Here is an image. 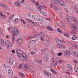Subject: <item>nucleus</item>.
<instances>
[{"label":"nucleus","mask_w":78,"mask_h":78,"mask_svg":"<svg viewBox=\"0 0 78 78\" xmlns=\"http://www.w3.org/2000/svg\"><path fill=\"white\" fill-rule=\"evenodd\" d=\"M13 29L14 30V31H13L12 35L13 36L12 37V39L13 41H14V36L15 35H17V34H19V31H18L17 29L15 27H14Z\"/></svg>","instance_id":"nucleus-1"},{"label":"nucleus","mask_w":78,"mask_h":78,"mask_svg":"<svg viewBox=\"0 0 78 78\" xmlns=\"http://www.w3.org/2000/svg\"><path fill=\"white\" fill-rule=\"evenodd\" d=\"M27 58L28 57L26 54H25L24 55H21V57H20V59L22 61H25L26 59H27Z\"/></svg>","instance_id":"nucleus-2"},{"label":"nucleus","mask_w":78,"mask_h":78,"mask_svg":"<svg viewBox=\"0 0 78 78\" xmlns=\"http://www.w3.org/2000/svg\"><path fill=\"white\" fill-rule=\"evenodd\" d=\"M35 18H34V19L36 20H38V21H39L41 22L43 20L42 19L41 17H39V16H37V15L35 16Z\"/></svg>","instance_id":"nucleus-3"},{"label":"nucleus","mask_w":78,"mask_h":78,"mask_svg":"<svg viewBox=\"0 0 78 78\" xmlns=\"http://www.w3.org/2000/svg\"><path fill=\"white\" fill-rule=\"evenodd\" d=\"M71 55V53L69 51H66L64 52V56H70Z\"/></svg>","instance_id":"nucleus-4"},{"label":"nucleus","mask_w":78,"mask_h":78,"mask_svg":"<svg viewBox=\"0 0 78 78\" xmlns=\"http://www.w3.org/2000/svg\"><path fill=\"white\" fill-rule=\"evenodd\" d=\"M29 71L31 72H32V73H34L35 72V69H34V67L33 66L30 67L29 69Z\"/></svg>","instance_id":"nucleus-5"},{"label":"nucleus","mask_w":78,"mask_h":78,"mask_svg":"<svg viewBox=\"0 0 78 78\" xmlns=\"http://www.w3.org/2000/svg\"><path fill=\"white\" fill-rule=\"evenodd\" d=\"M74 70L76 72H78V62L76 64L74 68Z\"/></svg>","instance_id":"nucleus-6"},{"label":"nucleus","mask_w":78,"mask_h":78,"mask_svg":"<svg viewBox=\"0 0 78 78\" xmlns=\"http://www.w3.org/2000/svg\"><path fill=\"white\" fill-rule=\"evenodd\" d=\"M13 62H14V59L12 58H11L9 62V63L10 66H12Z\"/></svg>","instance_id":"nucleus-7"},{"label":"nucleus","mask_w":78,"mask_h":78,"mask_svg":"<svg viewBox=\"0 0 78 78\" xmlns=\"http://www.w3.org/2000/svg\"><path fill=\"white\" fill-rule=\"evenodd\" d=\"M23 69L24 70L27 71L28 70V66L26 64H24L23 65Z\"/></svg>","instance_id":"nucleus-8"},{"label":"nucleus","mask_w":78,"mask_h":78,"mask_svg":"<svg viewBox=\"0 0 78 78\" xmlns=\"http://www.w3.org/2000/svg\"><path fill=\"white\" fill-rule=\"evenodd\" d=\"M39 35L41 37H48L47 36L45 35V34L43 32H41L39 34Z\"/></svg>","instance_id":"nucleus-9"},{"label":"nucleus","mask_w":78,"mask_h":78,"mask_svg":"<svg viewBox=\"0 0 78 78\" xmlns=\"http://www.w3.org/2000/svg\"><path fill=\"white\" fill-rule=\"evenodd\" d=\"M56 41L58 44L60 45H62V44H63V42L61 40H59L58 39H57V40H56Z\"/></svg>","instance_id":"nucleus-10"},{"label":"nucleus","mask_w":78,"mask_h":78,"mask_svg":"<svg viewBox=\"0 0 78 78\" xmlns=\"http://www.w3.org/2000/svg\"><path fill=\"white\" fill-rule=\"evenodd\" d=\"M16 53H17V54H20L21 55H22L23 54V51H22V50L19 49L18 50L16 51Z\"/></svg>","instance_id":"nucleus-11"},{"label":"nucleus","mask_w":78,"mask_h":78,"mask_svg":"<svg viewBox=\"0 0 78 78\" xmlns=\"http://www.w3.org/2000/svg\"><path fill=\"white\" fill-rule=\"evenodd\" d=\"M15 4L17 7H20L21 5L20 2L19 1H18L15 2Z\"/></svg>","instance_id":"nucleus-12"},{"label":"nucleus","mask_w":78,"mask_h":78,"mask_svg":"<svg viewBox=\"0 0 78 78\" xmlns=\"http://www.w3.org/2000/svg\"><path fill=\"white\" fill-rule=\"evenodd\" d=\"M58 2L60 5H61V6H64V5H65L64 2H63L62 1H58Z\"/></svg>","instance_id":"nucleus-13"},{"label":"nucleus","mask_w":78,"mask_h":78,"mask_svg":"<svg viewBox=\"0 0 78 78\" xmlns=\"http://www.w3.org/2000/svg\"><path fill=\"white\" fill-rule=\"evenodd\" d=\"M44 74H45L47 76H51V74L50 73H48L46 70L44 71Z\"/></svg>","instance_id":"nucleus-14"},{"label":"nucleus","mask_w":78,"mask_h":78,"mask_svg":"<svg viewBox=\"0 0 78 78\" xmlns=\"http://www.w3.org/2000/svg\"><path fill=\"white\" fill-rule=\"evenodd\" d=\"M73 55L74 56L78 57V52L76 51H74Z\"/></svg>","instance_id":"nucleus-15"},{"label":"nucleus","mask_w":78,"mask_h":78,"mask_svg":"<svg viewBox=\"0 0 78 78\" xmlns=\"http://www.w3.org/2000/svg\"><path fill=\"white\" fill-rule=\"evenodd\" d=\"M8 73H9L10 75L12 76L13 75V73L11 69H8Z\"/></svg>","instance_id":"nucleus-16"},{"label":"nucleus","mask_w":78,"mask_h":78,"mask_svg":"<svg viewBox=\"0 0 78 78\" xmlns=\"http://www.w3.org/2000/svg\"><path fill=\"white\" fill-rule=\"evenodd\" d=\"M71 27L73 28V29H74L75 30H77V28H76L77 26H76L74 24H73L71 26Z\"/></svg>","instance_id":"nucleus-17"},{"label":"nucleus","mask_w":78,"mask_h":78,"mask_svg":"<svg viewBox=\"0 0 78 78\" xmlns=\"http://www.w3.org/2000/svg\"><path fill=\"white\" fill-rule=\"evenodd\" d=\"M17 42L19 44H21L22 42V38H19L17 41Z\"/></svg>","instance_id":"nucleus-18"},{"label":"nucleus","mask_w":78,"mask_h":78,"mask_svg":"<svg viewBox=\"0 0 78 78\" xmlns=\"http://www.w3.org/2000/svg\"><path fill=\"white\" fill-rule=\"evenodd\" d=\"M0 15H1V16L2 18H3V19H5L6 17L5 16L3 15V14L2 12H0Z\"/></svg>","instance_id":"nucleus-19"},{"label":"nucleus","mask_w":78,"mask_h":78,"mask_svg":"<svg viewBox=\"0 0 78 78\" xmlns=\"http://www.w3.org/2000/svg\"><path fill=\"white\" fill-rule=\"evenodd\" d=\"M36 41L35 40H32L30 41V44H31V45H33V44H34L36 43Z\"/></svg>","instance_id":"nucleus-20"},{"label":"nucleus","mask_w":78,"mask_h":78,"mask_svg":"<svg viewBox=\"0 0 78 78\" xmlns=\"http://www.w3.org/2000/svg\"><path fill=\"white\" fill-rule=\"evenodd\" d=\"M37 8L38 10H39V11L41 10V9H42V8H43L41 6V5H39V6H38V7H37Z\"/></svg>","instance_id":"nucleus-21"},{"label":"nucleus","mask_w":78,"mask_h":78,"mask_svg":"<svg viewBox=\"0 0 78 78\" xmlns=\"http://www.w3.org/2000/svg\"><path fill=\"white\" fill-rule=\"evenodd\" d=\"M76 38H77L76 36L74 35L72 37V40H76Z\"/></svg>","instance_id":"nucleus-22"},{"label":"nucleus","mask_w":78,"mask_h":78,"mask_svg":"<svg viewBox=\"0 0 78 78\" xmlns=\"http://www.w3.org/2000/svg\"><path fill=\"white\" fill-rule=\"evenodd\" d=\"M72 20H74V22H75V23L77 24L78 23V21H76V20H75V18L74 17H72Z\"/></svg>","instance_id":"nucleus-23"},{"label":"nucleus","mask_w":78,"mask_h":78,"mask_svg":"<svg viewBox=\"0 0 78 78\" xmlns=\"http://www.w3.org/2000/svg\"><path fill=\"white\" fill-rule=\"evenodd\" d=\"M67 67L68 68H69V69H70L72 68V66H70V65L69 64H68L67 65Z\"/></svg>","instance_id":"nucleus-24"},{"label":"nucleus","mask_w":78,"mask_h":78,"mask_svg":"<svg viewBox=\"0 0 78 78\" xmlns=\"http://www.w3.org/2000/svg\"><path fill=\"white\" fill-rule=\"evenodd\" d=\"M47 28H48V30H49L50 31H53V29H52V28H51V27H50V26H48L47 27Z\"/></svg>","instance_id":"nucleus-25"},{"label":"nucleus","mask_w":78,"mask_h":78,"mask_svg":"<svg viewBox=\"0 0 78 78\" xmlns=\"http://www.w3.org/2000/svg\"><path fill=\"white\" fill-rule=\"evenodd\" d=\"M21 21L23 23L24 25L26 24V23H27L25 21V20H23V19H21Z\"/></svg>","instance_id":"nucleus-26"},{"label":"nucleus","mask_w":78,"mask_h":78,"mask_svg":"<svg viewBox=\"0 0 78 78\" xmlns=\"http://www.w3.org/2000/svg\"><path fill=\"white\" fill-rule=\"evenodd\" d=\"M64 36H66V37H69V35L66 33H64Z\"/></svg>","instance_id":"nucleus-27"},{"label":"nucleus","mask_w":78,"mask_h":78,"mask_svg":"<svg viewBox=\"0 0 78 78\" xmlns=\"http://www.w3.org/2000/svg\"><path fill=\"white\" fill-rule=\"evenodd\" d=\"M38 63L39 64L41 65L42 64V60H39L38 61Z\"/></svg>","instance_id":"nucleus-28"},{"label":"nucleus","mask_w":78,"mask_h":78,"mask_svg":"<svg viewBox=\"0 0 78 78\" xmlns=\"http://www.w3.org/2000/svg\"><path fill=\"white\" fill-rule=\"evenodd\" d=\"M67 19L68 21H69V22H71L72 21V20H71V18H70V16L68 17V18H67Z\"/></svg>","instance_id":"nucleus-29"},{"label":"nucleus","mask_w":78,"mask_h":78,"mask_svg":"<svg viewBox=\"0 0 78 78\" xmlns=\"http://www.w3.org/2000/svg\"><path fill=\"white\" fill-rule=\"evenodd\" d=\"M12 43L9 42V44L7 45V47H11L12 46Z\"/></svg>","instance_id":"nucleus-30"},{"label":"nucleus","mask_w":78,"mask_h":78,"mask_svg":"<svg viewBox=\"0 0 78 78\" xmlns=\"http://www.w3.org/2000/svg\"><path fill=\"white\" fill-rule=\"evenodd\" d=\"M51 71L52 72L55 74H57V73H56V72L53 69H51Z\"/></svg>","instance_id":"nucleus-31"},{"label":"nucleus","mask_w":78,"mask_h":78,"mask_svg":"<svg viewBox=\"0 0 78 78\" xmlns=\"http://www.w3.org/2000/svg\"><path fill=\"white\" fill-rule=\"evenodd\" d=\"M58 62L59 64H62V62H63V61L61 59H60L58 60Z\"/></svg>","instance_id":"nucleus-32"},{"label":"nucleus","mask_w":78,"mask_h":78,"mask_svg":"<svg viewBox=\"0 0 78 78\" xmlns=\"http://www.w3.org/2000/svg\"><path fill=\"white\" fill-rule=\"evenodd\" d=\"M57 30L58 31L59 33H62V31L61 30H60V29L59 28H57Z\"/></svg>","instance_id":"nucleus-33"},{"label":"nucleus","mask_w":78,"mask_h":78,"mask_svg":"<svg viewBox=\"0 0 78 78\" xmlns=\"http://www.w3.org/2000/svg\"><path fill=\"white\" fill-rule=\"evenodd\" d=\"M15 21L16 23H18L19 22V19L18 18H16L15 19Z\"/></svg>","instance_id":"nucleus-34"},{"label":"nucleus","mask_w":78,"mask_h":78,"mask_svg":"<svg viewBox=\"0 0 78 78\" xmlns=\"http://www.w3.org/2000/svg\"><path fill=\"white\" fill-rule=\"evenodd\" d=\"M62 52H60L58 53V56H62Z\"/></svg>","instance_id":"nucleus-35"},{"label":"nucleus","mask_w":78,"mask_h":78,"mask_svg":"<svg viewBox=\"0 0 78 78\" xmlns=\"http://www.w3.org/2000/svg\"><path fill=\"white\" fill-rule=\"evenodd\" d=\"M52 63L54 66H57L58 64V63L56 62H52Z\"/></svg>","instance_id":"nucleus-36"},{"label":"nucleus","mask_w":78,"mask_h":78,"mask_svg":"<svg viewBox=\"0 0 78 78\" xmlns=\"http://www.w3.org/2000/svg\"><path fill=\"white\" fill-rule=\"evenodd\" d=\"M71 32V33H72V34H76V32L75 30H72Z\"/></svg>","instance_id":"nucleus-37"},{"label":"nucleus","mask_w":78,"mask_h":78,"mask_svg":"<svg viewBox=\"0 0 78 78\" xmlns=\"http://www.w3.org/2000/svg\"><path fill=\"white\" fill-rule=\"evenodd\" d=\"M2 7H3L5 9H6V8H7V6L6 5L4 4L2 6Z\"/></svg>","instance_id":"nucleus-38"},{"label":"nucleus","mask_w":78,"mask_h":78,"mask_svg":"<svg viewBox=\"0 0 78 78\" xmlns=\"http://www.w3.org/2000/svg\"><path fill=\"white\" fill-rule=\"evenodd\" d=\"M20 76H23V77L25 76V75H24V74H23V73H20Z\"/></svg>","instance_id":"nucleus-39"},{"label":"nucleus","mask_w":78,"mask_h":78,"mask_svg":"<svg viewBox=\"0 0 78 78\" xmlns=\"http://www.w3.org/2000/svg\"><path fill=\"white\" fill-rule=\"evenodd\" d=\"M55 62V58H53L52 59L51 62Z\"/></svg>","instance_id":"nucleus-40"},{"label":"nucleus","mask_w":78,"mask_h":78,"mask_svg":"<svg viewBox=\"0 0 78 78\" xmlns=\"http://www.w3.org/2000/svg\"><path fill=\"white\" fill-rule=\"evenodd\" d=\"M30 2L33 3H34L36 2V1L34 0H30Z\"/></svg>","instance_id":"nucleus-41"},{"label":"nucleus","mask_w":78,"mask_h":78,"mask_svg":"<svg viewBox=\"0 0 78 78\" xmlns=\"http://www.w3.org/2000/svg\"><path fill=\"white\" fill-rule=\"evenodd\" d=\"M66 72L67 74H70V72L69 70H66Z\"/></svg>","instance_id":"nucleus-42"},{"label":"nucleus","mask_w":78,"mask_h":78,"mask_svg":"<svg viewBox=\"0 0 78 78\" xmlns=\"http://www.w3.org/2000/svg\"><path fill=\"white\" fill-rule=\"evenodd\" d=\"M39 35V34H36L34 35V36H33V37L34 38V37H37V36H38Z\"/></svg>","instance_id":"nucleus-43"},{"label":"nucleus","mask_w":78,"mask_h":78,"mask_svg":"<svg viewBox=\"0 0 78 78\" xmlns=\"http://www.w3.org/2000/svg\"><path fill=\"white\" fill-rule=\"evenodd\" d=\"M64 47H65V46L64 45H61L60 47V48H62H62H64Z\"/></svg>","instance_id":"nucleus-44"},{"label":"nucleus","mask_w":78,"mask_h":78,"mask_svg":"<svg viewBox=\"0 0 78 78\" xmlns=\"http://www.w3.org/2000/svg\"><path fill=\"white\" fill-rule=\"evenodd\" d=\"M53 2V3H55V4H57V3H58V1H57V0H55Z\"/></svg>","instance_id":"nucleus-45"},{"label":"nucleus","mask_w":78,"mask_h":78,"mask_svg":"<svg viewBox=\"0 0 78 78\" xmlns=\"http://www.w3.org/2000/svg\"><path fill=\"white\" fill-rule=\"evenodd\" d=\"M10 42H9V41H5V43L6 45H7Z\"/></svg>","instance_id":"nucleus-46"},{"label":"nucleus","mask_w":78,"mask_h":78,"mask_svg":"<svg viewBox=\"0 0 78 78\" xmlns=\"http://www.w3.org/2000/svg\"><path fill=\"white\" fill-rule=\"evenodd\" d=\"M35 5H37V7L39 6V2H36L35 3Z\"/></svg>","instance_id":"nucleus-47"},{"label":"nucleus","mask_w":78,"mask_h":78,"mask_svg":"<svg viewBox=\"0 0 78 78\" xmlns=\"http://www.w3.org/2000/svg\"><path fill=\"white\" fill-rule=\"evenodd\" d=\"M32 38H34L33 36H32L31 37H28V38L29 39H32Z\"/></svg>","instance_id":"nucleus-48"},{"label":"nucleus","mask_w":78,"mask_h":78,"mask_svg":"<svg viewBox=\"0 0 78 78\" xmlns=\"http://www.w3.org/2000/svg\"><path fill=\"white\" fill-rule=\"evenodd\" d=\"M70 44H71V45H73H73H74L75 44V43H73L72 42H70Z\"/></svg>","instance_id":"nucleus-49"},{"label":"nucleus","mask_w":78,"mask_h":78,"mask_svg":"<svg viewBox=\"0 0 78 78\" xmlns=\"http://www.w3.org/2000/svg\"><path fill=\"white\" fill-rule=\"evenodd\" d=\"M22 64H20L19 66V69H21L22 68Z\"/></svg>","instance_id":"nucleus-50"},{"label":"nucleus","mask_w":78,"mask_h":78,"mask_svg":"<svg viewBox=\"0 0 78 78\" xmlns=\"http://www.w3.org/2000/svg\"><path fill=\"white\" fill-rule=\"evenodd\" d=\"M44 56H46L45 57V58H46V59H47V56H48V54L47 53H45L44 54Z\"/></svg>","instance_id":"nucleus-51"},{"label":"nucleus","mask_w":78,"mask_h":78,"mask_svg":"<svg viewBox=\"0 0 78 78\" xmlns=\"http://www.w3.org/2000/svg\"><path fill=\"white\" fill-rule=\"evenodd\" d=\"M59 25L60 26H61V27H62V26H63V25H64L63 23H59Z\"/></svg>","instance_id":"nucleus-52"},{"label":"nucleus","mask_w":78,"mask_h":78,"mask_svg":"<svg viewBox=\"0 0 78 78\" xmlns=\"http://www.w3.org/2000/svg\"><path fill=\"white\" fill-rule=\"evenodd\" d=\"M43 15L44 16H45L47 15V14L45 12H43Z\"/></svg>","instance_id":"nucleus-53"},{"label":"nucleus","mask_w":78,"mask_h":78,"mask_svg":"<svg viewBox=\"0 0 78 78\" xmlns=\"http://www.w3.org/2000/svg\"><path fill=\"white\" fill-rule=\"evenodd\" d=\"M61 44H58L57 45V47H58V48H61Z\"/></svg>","instance_id":"nucleus-54"},{"label":"nucleus","mask_w":78,"mask_h":78,"mask_svg":"<svg viewBox=\"0 0 78 78\" xmlns=\"http://www.w3.org/2000/svg\"><path fill=\"white\" fill-rule=\"evenodd\" d=\"M33 21L31 20V21L29 22L30 24H31V25H33Z\"/></svg>","instance_id":"nucleus-55"},{"label":"nucleus","mask_w":78,"mask_h":78,"mask_svg":"<svg viewBox=\"0 0 78 78\" xmlns=\"http://www.w3.org/2000/svg\"><path fill=\"white\" fill-rule=\"evenodd\" d=\"M27 21H28V22L29 23L30 22V21H31V20L28 18H27Z\"/></svg>","instance_id":"nucleus-56"},{"label":"nucleus","mask_w":78,"mask_h":78,"mask_svg":"<svg viewBox=\"0 0 78 78\" xmlns=\"http://www.w3.org/2000/svg\"><path fill=\"white\" fill-rule=\"evenodd\" d=\"M4 5V4L2 3H0V6H3Z\"/></svg>","instance_id":"nucleus-57"},{"label":"nucleus","mask_w":78,"mask_h":78,"mask_svg":"<svg viewBox=\"0 0 78 78\" xmlns=\"http://www.w3.org/2000/svg\"><path fill=\"white\" fill-rule=\"evenodd\" d=\"M12 52L13 53H15V50H12Z\"/></svg>","instance_id":"nucleus-58"},{"label":"nucleus","mask_w":78,"mask_h":78,"mask_svg":"<svg viewBox=\"0 0 78 78\" xmlns=\"http://www.w3.org/2000/svg\"><path fill=\"white\" fill-rule=\"evenodd\" d=\"M54 9L55 10H56L57 9V7H56L55 6H54Z\"/></svg>","instance_id":"nucleus-59"},{"label":"nucleus","mask_w":78,"mask_h":78,"mask_svg":"<svg viewBox=\"0 0 78 78\" xmlns=\"http://www.w3.org/2000/svg\"><path fill=\"white\" fill-rule=\"evenodd\" d=\"M31 54H32V55H34V54H35V52H31Z\"/></svg>","instance_id":"nucleus-60"},{"label":"nucleus","mask_w":78,"mask_h":78,"mask_svg":"<svg viewBox=\"0 0 78 78\" xmlns=\"http://www.w3.org/2000/svg\"><path fill=\"white\" fill-rule=\"evenodd\" d=\"M32 18H33L34 19V18H35V16L32 15Z\"/></svg>","instance_id":"nucleus-61"},{"label":"nucleus","mask_w":78,"mask_h":78,"mask_svg":"<svg viewBox=\"0 0 78 78\" xmlns=\"http://www.w3.org/2000/svg\"><path fill=\"white\" fill-rule=\"evenodd\" d=\"M50 6L52 8L53 7V4H51V5H50Z\"/></svg>","instance_id":"nucleus-62"},{"label":"nucleus","mask_w":78,"mask_h":78,"mask_svg":"<svg viewBox=\"0 0 78 78\" xmlns=\"http://www.w3.org/2000/svg\"><path fill=\"white\" fill-rule=\"evenodd\" d=\"M41 41H44V38L42 37H41Z\"/></svg>","instance_id":"nucleus-63"},{"label":"nucleus","mask_w":78,"mask_h":78,"mask_svg":"<svg viewBox=\"0 0 78 78\" xmlns=\"http://www.w3.org/2000/svg\"><path fill=\"white\" fill-rule=\"evenodd\" d=\"M1 44H2H2H3L4 43V42L1 41Z\"/></svg>","instance_id":"nucleus-64"}]
</instances>
